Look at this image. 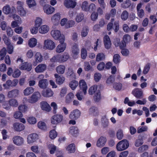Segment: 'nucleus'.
<instances>
[{
  "instance_id": "obj_21",
  "label": "nucleus",
  "mask_w": 157,
  "mask_h": 157,
  "mask_svg": "<svg viewBox=\"0 0 157 157\" xmlns=\"http://www.w3.org/2000/svg\"><path fill=\"white\" fill-rule=\"evenodd\" d=\"M103 43L105 47L107 49H109L111 46V42L109 36L106 35L103 37Z\"/></svg>"
},
{
  "instance_id": "obj_30",
  "label": "nucleus",
  "mask_w": 157,
  "mask_h": 157,
  "mask_svg": "<svg viewBox=\"0 0 157 157\" xmlns=\"http://www.w3.org/2000/svg\"><path fill=\"white\" fill-rule=\"evenodd\" d=\"M19 91L17 89H14L8 92L7 96L9 98H16L19 94Z\"/></svg>"
},
{
  "instance_id": "obj_46",
  "label": "nucleus",
  "mask_w": 157,
  "mask_h": 157,
  "mask_svg": "<svg viewBox=\"0 0 157 157\" xmlns=\"http://www.w3.org/2000/svg\"><path fill=\"white\" fill-rule=\"evenodd\" d=\"M101 121L102 125L104 128L107 127L108 126L109 122L106 116H104L101 119Z\"/></svg>"
},
{
  "instance_id": "obj_54",
  "label": "nucleus",
  "mask_w": 157,
  "mask_h": 157,
  "mask_svg": "<svg viewBox=\"0 0 157 157\" xmlns=\"http://www.w3.org/2000/svg\"><path fill=\"white\" fill-rule=\"evenodd\" d=\"M30 149L32 152L36 154L39 153L40 152L39 147L37 145H34L30 147Z\"/></svg>"
},
{
  "instance_id": "obj_20",
  "label": "nucleus",
  "mask_w": 157,
  "mask_h": 157,
  "mask_svg": "<svg viewBox=\"0 0 157 157\" xmlns=\"http://www.w3.org/2000/svg\"><path fill=\"white\" fill-rule=\"evenodd\" d=\"M43 9L44 12L47 14H52L55 11L54 7L48 4H45L43 6Z\"/></svg>"
},
{
  "instance_id": "obj_53",
  "label": "nucleus",
  "mask_w": 157,
  "mask_h": 157,
  "mask_svg": "<svg viewBox=\"0 0 157 157\" xmlns=\"http://www.w3.org/2000/svg\"><path fill=\"white\" fill-rule=\"evenodd\" d=\"M88 3L86 1H84L82 3L81 7L84 11H89V7Z\"/></svg>"
},
{
  "instance_id": "obj_17",
  "label": "nucleus",
  "mask_w": 157,
  "mask_h": 157,
  "mask_svg": "<svg viewBox=\"0 0 157 157\" xmlns=\"http://www.w3.org/2000/svg\"><path fill=\"white\" fill-rule=\"evenodd\" d=\"M79 53V49L78 44H75L72 48V56L74 59H77Z\"/></svg>"
},
{
  "instance_id": "obj_63",
  "label": "nucleus",
  "mask_w": 157,
  "mask_h": 157,
  "mask_svg": "<svg viewBox=\"0 0 157 157\" xmlns=\"http://www.w3.org/2000/svg\"><path fill=\"white\" fill-rule=\"evenodd\" d=\"M75 25V22L74 20H71L68 21L67 20V25H66V29H68L74 26Z\"/></svg>"
},
{
  "instance_id": "obj_29",
  "label": "nucleus",
  "mask_w": 157,
  "mask_h": 157,
  "mask_svg": "<svg viewBox=\"0 0 157 157\" xmlns=\"http://www.w3.org/2000/svg\"><path fill=\"white\" fill-rule=\"evenodd\" d=\"M65 148L66 151L69 154L74 153L76 150L75 145L74 144H69Z\"/></svg>"
},
{
  "instance_id": "obj_37",
  "label": "nucleus",
  "mask_w": 157,
  "mask_h": 157,
  "mask_svg": "<svg viewBox=\"0 0 157 157\" xmlns=\"http://www.w3.org/2000/svg\"><path fill=\"white\" fill-rule=\"evenodd\" d=\"M43 23V19L42 17H36L34 21V26L38 27L40 26Z\"/></svg>"
},
{
  "instance_id": "obj_8",
  "label": "nucleus",
  "mask_w": 157,
  "mask_h": 157,
  "mask_svg": "<svg viewBox=\"0 0 157 157\" xmlns=\"http://www.w3.org/2000/svg\"><path fill=\"white\" fill-rule=\"evenodd\" d=\"M80 111L77 109L72 110L69 115V117L71 119L76 120L79 118L81 115Z\"/></svg>"
},
{
  "instance_id": "obj_61",
  "label": "nucleus",
  "mask_w": 157,
  "mask_h": 157,
  "mask_svg": "<svg viewBox=\"0 0 157 157\" xmlns=\"http://www.w3.org/2000/svg\"><path fill=\"white\" fill-rule=\"evenodd\" d=\"M89 32V29L87 27H84L83 28L81 32V36L82 37H86L88 34Z\"/></svg>"
},
{
  "instance_id": "obj_28",
  "label": "nucleus",
  "mask_w": 157,
  "mask_h": 157,
  "mask_svg": "<svg viewBox=\"0 0 157 157\" xmlns=\"http://www.w3.org/2000/svg\"><path fill=\"white\" fill-rule=\"evenodd\" d=\"M55 77L56 78V82L59 85H61L63 84L65 81V78L62 75H59L57 74L54 75Z\"/></svg>"
},
{
  "instance_id": "obj_35",
  "label": "nucleus",
  "mask_w": 157,
  "mask_h": 157,
  "mask_svg": "<svg viewBox=\"0 0 157 157\" xmlns=\"http://www.w3.org/2000/svg\"><path fill=\"white\" fill-rule=\"evenodd\" d=\"M37 40L35 38L33 37L29 39L28 41V45L31 48H33L36 45Z\"/></svg>"
},
{
  "instance_id": "obj_19",
  "label": "nucleus",
  "mask_w": 157,
  "mask_h": 157,
  "mask_svg": "<svg viewBox=\"0 0 157 157\" xmlns=\"http://www.w3.org/2000/svg\"><path fill=\"white\" fill-rule=\"evenodd\" d=\"M76 0H65L64 2L65 6L67 8H72L75 7L76 5Z\"/></svg>"
},
{
  "instance_id": "obj_15",
  "label": "nucleus",
  "mask_w": 157,
  "mask_h": 157,
  "mask_svg": "<svg viewBox=\"0 0 157 157\" xmlns=\"http://www.w3.org/2000/svg\"><path fill=\"white\" fill-rule=\"evenodd\" d=\"M60 18V14L57 13L54 14L52 17L51 20L54 25H57L59 24Z\"/></svg>"
},
{
  "instance_id": "obj_4",
  "label": "nucleus",
  "mask_w": 157,
  "mask_h": 157,
  "mask_svg": "<svg viewBox=\"0 0 157 157\" xmlns=\"http://www.w3.org/2000/svg\"><path fill=\"white\" fill-rule=\"evenodd\" d=\"M129 146L128 141L126 140H123L119 141L117 144L116 149L119 151H121L127 149Z\"/></svg>"
},
{
  "instance_id": "obj_51",
  "label": "nucleus",
  "mask_w": 157,
  "mask_h": 157,
  "mask_svg": "<svg viewBox=\"0 0 157 157\" xmlns=\"http://www.w3.org/2000/svg\"><path fill=\"white\" fill-rule=\"evenodd\" d=\"M57 136V132L54 129L51 130L49 132V137L52 139H55Z\"/></svg>"
},
{
  "instance_id": "obj_42",
  "label": "nucleus",
  "mask_w": 157,
  "mask_h": 157,
  "mask_svg": "<svg viewBox=\"0 0 157 157\" xmlns=\"http://www.w3.org/2000/svg\"><path fill=\"white\" fill-rule=\"evenodd\" d=\"M26 2L29 8H31L36 5L35 0H26Z\"/></svg>"
},
{
  "instance_id": "obj_44",
  "label": "nucleus",
  "mask_w": 157,
  "mask_h": 157,
  "mask_svg": "<svg viewBox=\"0 0 157 157\" xmlns=\"http://www.w3.org/2000/svg\"><path fill=\"white\" fill-rule=\"evenodd\" d=\"M101 99V92L99 90H98L94 94V99L95 101L98 102Z\"/></svg>"
},
{
  "instance_id": "obj_26",
  "label": "nucleus",
  "mask_w": 157,
  "mask_h": 157,
  "mask_svg": "<svg viewBox=\"0 0 157 157\" xmlns=\"http://www.w3.org/2000/svg\"><path fill=\"white\" fill-rule=\"evenodd\" d=\"M48 149L49 153L51 154H53L56 151V155L58 154V152H61L60 151H58L57 147L56 146L52 144H49L48 145Z\"/></svg>"
},
{
  "instance_id": "obj_36",
  "label": "nucleus",
  "mask_w": 157,
  "mask_h": 157,
  "mask_svg": "<svg viewBox=\"0 0 157 157\" xmlns=\"http://www.w3.org/2000/svg\"><path fill=\"white\" fill-rule=\"evenodd\" d=\"M48 85L47 80L44 79L43 80H40L38 82V86L42 89L46 88Z\"/></svg>"
},
{
  "instance_id": "obj_40",
  "label": "nucleus",
  "mask_w": 157,
  "mask_h": 157,
  "mask_svg": "<svg viewBox=\"0 0 157 157\" xmlns=\"http://www.w3.org/2000/svg\"><path fill=\"white\" fill-rule=\"evenodd\" d=\"M105 58V54L102 52L98 53L96 55V61L97 62L103 61Z\"/></svg>"
},
{
  "instance_id": "obj_1",
  "label": "nucleus",
  "mask_w": 157,
  "mask_h": 157,
  "mask_svg": "<svg viewBox=\"0 0 157 157\" xmlns=\"http://www.w3.org/2000/svg\"><path fill=\"white\" fill-rule=\"evenodd\" d=\"M51 35L55 40H58L59 42L65 41V36L62 34L60 30L58 29H54L52 30L50 33Z\"/></svg>"
},
{
  "instance_id": "obj_3",
  "label": "nucleus",
  "mask_w": 157,
  "mask_h": 157,
  "mask_svg": "<svg viewBox=\"0 0 157 157\" xmlns=\"http://www.w3.org/2000/svg\"><path fill=\"white\" fill-rule=\"evenodd\" d=\"M17 4L18 5L17 7L18 13L21 17H26L27 11L23 6L24 4L23 2L18 1L17 2Z\"/></svg>"
},
{
  "instance_id": "obj_38",
  "label": "nucleus",
  "mask_w": 157,
  "mask_h": 157,
  "mask_svg": "<svg viewBox=\"0 0 157 157\" xmlns=\"http://www.w3.org/2000/svg\"><path fill=\"white\" fill-rule=\"evenodd\" d=\"M66 67L63 65L58 66L56 68L57 72L59 74H63L65 72Z\"/></svg>"
},
{
  "instance_id": "obj_7",
  "label": "nucleus",
  "mask_w": 157,
  "mask_h": 157,
  "mask_svg": "<svg viewBox=\"0 0 157 157\" xmlns=\"http://www.w3.org/2000/svg\"><path fill=\"white\" fill-rule=\"evenodd\" d=\"M63 116L61 114H57L53 116L51 118V122L52 124L56 125L61 123L63 120Z\"/></svg>"
},
{
  "instance_id": "obj_47",
  "label": "nucleus",
  "mask_w": 157,
  "mask_h": 157,
  "mask_svg": "<svg viewBox=\"0 0 157 157\" xmlns=\"http://www.w3.org/2000/svg\"><path fill=\"white\" fill-rule=\"evenodd\" d=\"M9 103L10 106L13 107H17L18 105V103L17 100L14 98L10 99L9 101Z\"/></svg>"
},
{
  "instance_id": "obj_58",
  "label": "nucleus",
  "mask_w": 157,
  "mask_h": 157,
  "mask_svg": "<svg viewBox=\"0 0 157 157\" xmlns=\"http://www.w3.org/2000/svg\"><path fill=\"white\" fill-rule=\"evenodd\" d=\"M21 74V72L18 69H15L12 74V76L14 78L19 77Z\"/></svg>"
},
{
  "instance_id": "obj_18",
  "label": "nucleus",
  "mask_w": 157,
  "mask_h": 157,
  "mask_svg": "<svg viewBox=\"0 0 157 157\" xmlns=\"http://www.w3.org/2000/svg\"><path fill=\"white\" fill-rule=\"evenodd\" d=\"M19 68L21 70H25L27 71H30L32 68L31 64L27 62H25L19 65Z\"/></svg>"
},
{
  "instance_id": "obj_13",
  "label": "nucleus",
  "mask_w": 157,
  "mask_h": 157,
  "mask_svg": "<svg viewBox=\"0 0 157 157\" xmlns=\"http://www.w3.org/2000/svg\"><path fill=\"white\" fill-rule=\"evenodd\" d=\"M25 128V125L21 123L15 122L13 124V128L14 131L21 132L24 130Z\"/></svg>"
},
{
  "instance_id": "obj_41",
  "label": "nucleus",
  "mask_w": 157,
  "mask_h": 157,
  "mask_svg": "<svg viewBox=\"0 0 157 157\" xmlns=\"http://www.w3.org/2000/svg\"><path fill=\"white\" fill-rule=\"evenodd\" d=\"M74 95L72 93H68L66 96L65 102L66 103H69L74 98Z\"/></svg>"
},
{
  "instance_id": "obj_57",
  "label": "nucleus",
  "mask_w": 157,
  "mask_h": 157,
  "mask_svg": "<svg viewBox=\"0 0 157 157\" xmlns=\"http://www.w3.org/2000/svg\"><path fill=\"white\" fill-rule=\"evenodd\" d=\"M128 13L126 10H124L121 14V18L123 21L126 20L128 17Z\"/></svg>"
},
{
  "instance_id": "obj_34",
  "label": "nucleus",
  "mask_w": 157,
  "mask_h": 157,
  "mask_svg": "<svg viewBox=\"0 0 157 157\" xmlns=\"http://www.w3.org/2000/svg\"><path fill=\"white\" fill-rule=\"evenodd\" d=\"M37 126L39 129L42 131H45L47 129L45 123L42 121H39L38 122Z\"/></svg>"
},
{
  "instance_id": "obj_24",
  "label": "nucleus",
  "mask_w": 157,
  "mask_h": 157,
  "mask_svg": "<svg viewBox=\"0 0 157 157\" xmlns=\"http://www.w3.org/2000/svg\"><path fill=\"white\" fill-rule=\"evenodd\" d=\"M47 68L46 65L41 63L38 65L35 68V71L37 73H41L44 72Z\"/></svg>"
},
{
  "instance_id": "obj_2",
  "label": "nucleus",
  "mask_w": 157,
  "mask_h": 157,
  "mask_svg": "<svg viewBox=\"0 0 157 157\" xmlns=\"http://www.w3.org/2000/svg\"><path fill=\"white\" fill-rule=\"evenodd\" d=\"M56 47V43L52 40L48 38L44 40L43 45L44 49L52 51L54 50Z\"/></svg>"
},
{
  "instance_id": "obj_25",
  "label": "nucleus",
  "mask_w": 157,
  "mask_h": 157,
  "mask_svg": "<svg viewBox=\"0 0 157 157\" xmlns=\"http://www.w3.org/2000/svg\"><path fill=\"white\" fill-rule=\"evenodd\" d=\"M34 59L36 62H34L33 65L34 66H36L37 64L36 63H41L43 61V56L40 52H37L35 55Z\"/></svg>"
},
{
  "instance_id": "obj_49",
  "label": "nucleus",
  "mask_w": 157,
  "mask_h": 157,
  "mask_svg": "<svg viewBox=\"0 0 157 157\" xmlns=\"http://www.w3.org/2000/svg\"><path fill=\"white\" fill-rule=\"evenodd\" d=\"M117 137L119 140H121L124 136L123 130L121 129H119L116 133Z\"/></svg>"
},
{
  "instance_id": "obj_22",
  "label": "nucleus",
  "mask_w": 157,
  "mask_h": 157,
  "mask_svg": "<svg viewBox=\"0 0 157 157\" xmlns=\"http://www.w3.org/2000/svg\"><path fill=\"white\" fill-rule=\"evenodd\" d=\"M41 93L43 97L46 98L51 97L54 94L53 91L49 88L43 90L42 91Z\"/></svg>"
},
{
  "instance_id": "obj_9",
  "label": "nucleus",
  "mask_w": 157,
  "mask_h": 157,
  "mask_svg": "<svg viewBox=\"0 0 157 157\" xmlns=\"http://www.w3.org/2000/svg\"><path fill=\"white\" fill-rule=\"evenodd\" d=\"M79 86L80 90L82 91L84 95L87 94L88 86L86 82L84 79L80 80L79 82Z\"/></svg>"
},
{
  "instance_id": "obj_23",
  "label": "nucleus",
  "mask_w": 157,
  "mask_h": 157,
  "mask_svg": "<svg viewBox=\"0 0 157 157\" xmlns=\"http://www.w3.org/2000/svg\"><path fill=\"white\" fill-rule=\"evenodd\" d=\"M50 29V27L48 25H41L39 27V33L42 34H46L49 31Z\"/></svg>"
},
{
  "instance_id": "obj_10",
  "label": "nucleus",
  "mask_w": 157,
  "mask_h": 157,
  "mask_svg": "<svg viewBox=\"0 0 157 157\" xmlns=\"http://www.w3.org/2000/svg\"><path fill=\"white\" fill-rule=\"evenodd\" d=\"M64 41L59 42L60 44L57 46L56 49V52L60 53L65 50L66 48V44Z\"/></svg>"
},
{
  "instance_id": "obj_56",
  "label": "nucleus",
  "mask_w": 157,
  "mask_h": 157,
  "mask_svg": "<svg viewBox=\"0 0 157 157\" xmlns=\"http://www.w3.org/2000/svg\"><path fill=\"white\" fill-rule=\"evenodd\" d=\"M84 19V15L82 13L77 14L75 17V21L78 23L81 22Z\"/></svg>"
},
{
  "instance_id": "obj_55",
  "label": "nucleus",
  "mask_w": 157,
  "mask_h": 157,
  "mask_svg": "<svg viewBox=\"0 0 157 157\" xmlns=\"http://www.w3.org/2000/svg\"><path fill=\"white\" fill-rule=\"evenodd\" d=\"M87 55V51L84 48H82L81 49V58L83 59H85L86 58Z\"/></svg>"
},
{
  "instance_id": "obj_31",
  "label": "nucleus",
  "mask_w": 157,
  "mask_h": 157,
  "mask_svg": "<svg viewBox=\"0 0 157 157\" xmlns=\"http://www.w3.org/2000/svg\"><path fill=\"white\" fill-rule=\"evenodd\" d=\"M69 134L74 136H76L79 133L78 129L77 127L72 126L69 128Z\"/></svg>"
},
{
  "instance_id": "obj_32",
  "label": "nucleus",
  "mask_w": 157,
  "mask_h": 157,
  "mask_svg": "<svg viewBox=\"0 0 157 157\" xmlns=\"http://www.w3.org/2000/svg\"><path fill=\"white\" fill-rule=\"evenodd\" d=\"M98 86L94 85L91 86L88 89V93L90 95H93L98 90Z\"/></svg>"
},
{
  "instance_id": "obj_60",
  "label": "nucleus",
  "mask_w": 157,
  "mask_h": 157,
  "mask_svg": "<svg viewBox=\"0 0 157 157\" xmlns=\"http://www.w3.org/2000/svg\"><path fill=\"white\" fill-rule=\"evenodd\" d=\"M60 59L59 57V54L57 55L53 56L51 58L50 60L51 63H54L56 62H58L60 63L59 61Z\"/></svg>"
},
{
  "instance_id": "obj_27",
  "label": "nucleus",
  "mask_w": 157,
  "mask_h": 157,
  "mask_svg": "<svg viewBox=\"0 0 157 157\" xmlns=\"http://www.w3.org/2000/svg\"><path fill=\"white\" fill-rule=\"evenodd\" d=\"M40 107L42 110L47 112H50L51 110V108L47 102L43 101L40 103Z\"/></svg>"
},
{
  "instance_id": "obj_11",
  "label": "nucleus",
  "mask_w": 157,
  "mask_h": 157,
  "mask_svg": "<svg viewBox=\"0 0 157 157\" xmlns=\"http://www.w3.org/2000/svg\"><path fill=\"white\" fill-rule=\"evenodd\" d=\"M132 94L138 99L142 98L144 97L143 91L141 89L136 88L132 92Z\"/></svg>"
},
{
  "instance_id": "obj_48",
  "label": "nucleus",
  "mask_w": 157,
  "mask_h": 157,
  "mask_svg": "<svg viewBox=\"0 0 157 157\" xmlns=\"http://www.w3.org/2000/svg\"><path fill=\"white\" fill-rule=\"evenodd\" d=\"M69 86L73 90H75L78 85V83L77 81L74 80L71 81L69 83Z\"/></svg>"
},
{
  "instance_id": "obj_12",
  "label": "nucleus",
  "mask_w": 157,
  "mask_h": 157,
  "mask_svg": "<svg viewBox=\"0 0 157 157\" xmlns=\"http://www.w3.org/2000/svg\"><path fill=\"white\" fill-rule=\"evenodd\" d=\"M13 143L17 146L22 145L24 142V139L21 137L19 136H14L12 138Z\"/></svg>"
},
{
  "instance_id": "obj_43",
  "label": "nucleus",
  "mask_w": 157,
  "mask_h": 157,
  "mask_svg": "<svg viewBox=\"0 0 157 157\" xmlns=\"http://www.w3.org/2000/svg\"><path fill=\"white\" fill-rule=\"evenodd\" d=\"M27 121L28 123L31 125H34L37 122L36 118L33 116H30L27 118Z\"/></svg>"
},
{
  "instance_id": "obj_33",
  "label": "nucleus",
  "mask_w": 157,
  "mask_h": 157,
  "mask_svg": "<svg viewBox=\"0 0 157 157\" xmlns=\"http://www.w3.org/2000/svg\"><path fill=\"white\" fill-rule=\"evenodd\" d=\"M59 57L60 63H62L67 61L69 58V56L68 53H64L62 55H59Z\"/></svg>"
},
{
  "instance_id": "obj_62",
  "label": "nucleus",
  "mask_w": 157,
  "mask_h": 157,
  "mask_svg": "<svg viewBox=\"0 0 157 157\" xmlns=\"http://www.w3.org/2000/svg\"><path fill=\"white\" fill-rule=\"evenodd\" d=\"M6 50L5 48H3L1 50V52L0 54V61L3 60L6 55Z\"/></svg>"
},
{
  "instance_id": "obj_45",
  "label": "nucleus",
  "mask_w": 157,
  "mask_h": 157,
  "mask_svg": "<svg viewBox=\"0 0 157 157\" xmlns=\"http://www.w3.org/2000/svg\"><path fill=\"white\" fill-rule=\"evenodd\" d=\"M131 5V2L130 0H126L121 4V6L124 9L129 7Z\"/></svg>"
},
{
  "instance_id": "obj_39",
  "label": "nucleus",
  "mask_w": 157,
  "mask_h": 157,
  "mask_svg": "<svg viewBox=\"0 0 157 157\" xmlns=\"http://www.w3.org/2000/svg\"><path fill=\"white\" fill-rule=\"evenodd\" d=\"M34 91V89L32 87H28L24 90L23 93L25 96H28L32 94Z\"/></svg>"
},
{
  "instance_id": "obj_50",
  "label": "nucleus",
  "mask_w": 157,
  "mask_h": 157,
  "mask_svg": "<svg viewBox=\"0 0 157 157\" xmlns=\"http://www.w3.org/2000/svg\"><path fill=\"white\" fill-rule=\"evenodd\" d=\"M31 33L33 35L37 34L39 32V27L35 26L31 27L30 29Z\"/></svg>"
},
{
  "instance_id": "obj_52",
  "label": "nucleus",
  "mask_w": 157,
  "mask_h": 157,
  "mask_svg": "<svg viewBox=\"0 0 157 157\" xmlns=\"http://www.w3.org/2000/svg\"><path fill=\"white\" fill-rule=\"evenodd\" d=\"M34 54L33 50L29 49L26 52V57L28 59H31L33 57Z\"/></svg>"
},
{
  "instance_id": "obj_16",
  "label": "nucleus",
  "mask_w": 157,
  "mask_h": 157,
  "mask_svg": "<svg viewBox=\"0 0 157 157\" xmlns=\"http://www.w3.org/2000/svg\"><path fill=\"white\" fill-rule=\"evenodd\" d=\"M2 11L5 14H8L10 13L15 12L16 9L14 6H12L11 8L9 5H7L3 7L2 9Z\"/></svg>"
},
{
  "instance_id": "obj_5",
  "label": "nucleus",
  "mask_w": 157,
  "mask_h": 157,
  "mask_svg": "<svg viewBox=\"0 0 157 157\" xmlns=\"http://www.w3.org/2000/svg\"><path fill=\"white\" fill-rule=\"evenodd\" d=\"M38 135L35 133H33L29 135L27 137V142L29 144H32L37 142L39 140Z\"/></svg>"
},
{
  "instance_id": "obj_59",
  "label": "nucleus",
  "mask_w": 157,
  "mask_h": 157,
  "mask_svg": "<svg viewBox=\"0 0 157 157\" xmlns=\"http://www.w3.org/2000/svg\"><path fill=\"white\" fill-rule=\"evenodd\" d=\"M67 89L66 87H63L61 88L59 96L61 98L64 97L67 93Z\"/></svg>"
},
{
  "instance_id": "obj_6",
  "label": "nucleus",
  "mask_w": 157,
  "mask_h": 157,
  "mask_svg": "<svg viewBox=\"0 0 157 157\" xmlns=\"http://www.w3.org/2000/svg\"><path fill=\"white\" fill-rule=\"evenodd\" d=\"M41 97L40 93L38 91H36L29 97L28 100V102L31 104L35 103L38 101Z\"/></svg>"
},
{
  "instance_id": "obj_64",
  "label": "nucleus",
  "mask_w": 157,
  "mask_h": 157,
  "mask_svg": "<svg viewBox=\"0 0 157 157\" xmlns=\"http://www.w3.org/2000/svg\"><path fill=\"white\" fill-rule=\"evenodd\" d=\"M12 17L14 20V21L18 22L19 24H21L22 23V21L21 18L18 15L13 14L12 15Z\"/></svg>"
},
{
  "instance_id": "obj_14",
  "label": "nucleus",
  "mask_w": 157,
  "mask_h": 157,
  "mask_svg": "<svg viewBox=\"0 0 157 157\" xmlns=\"http://www.w3.org/2000/svg\"><path fill=\"white\" fill-rule=\"evenodd\" d=\"M106 141L107 140L105 137L101 136L98 139L96 145L98 147H102L105 145Z\"/></svg>"
}]
</instances>
